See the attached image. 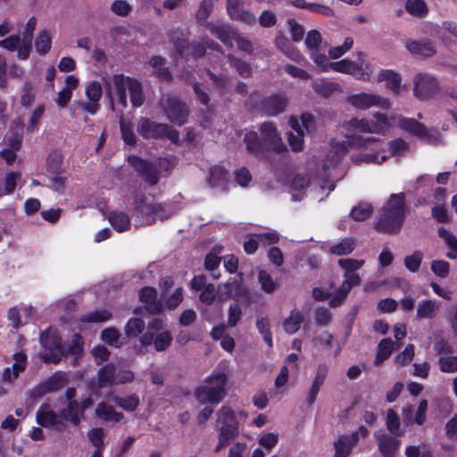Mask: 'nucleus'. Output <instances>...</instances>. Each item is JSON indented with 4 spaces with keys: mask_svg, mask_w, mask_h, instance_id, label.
Segmentation results:
<instances>
[{
    "mask_svg": "<svg viewBox=\"0 0 457 457\" xmlns=\"http://www.w3.org/2000/svg\"><path fill=\"white\" fill-rule=\"evenodd\" d=\"M206 182L212 189L224 192L228 189L229 182L228 172L221 166H213L209 170Z\"/></svg>",
    "mask_w": 457,
    "mask_h": 457,
    "instance_id": "412c9836",
    "label": "nucleus"
},
{
    "mask_svg": "<svg viewBox=\"0 0 457 457\" xmlns=\"http://www.w3.org/2000/svg\"><path fill=\"white\" fill-rule=\"evenodd\" d=\"M138 133L145 138H158L165 137L171 142L179 141V134L166 124H159L149 120L146 118H141L137 124Z\"/></svg>",
    "mask_w": 457,
    "mask_h": 457,
    "instance_id": "9d476101",
    "label": "nucleus"
},
{
    "mask_svg": "<svg viewBox=\"0 0 457 457\" xmlns=\"http://www.w3.org/2000/svg\"><path fill=\"white\" fill-rule=\"evenodd\" d=\"M404 8L410 15L417 18L425 17L428 12V6L424 0H406Z\"/></svg>",
    "mask_w": 457,
    "mask_h": 457,
    "instance_id": "a18cd8bd",
    "label": "nucleus"
},
{
    "mask_svg": "<svg viewBox=\"0 0 457 457\" xmlns=\"http://www.w3.org/2000/svg\"><path fill=\"white\" fill-rule=\"evenodd\" d=\"M439 312V304L435 300H421L417 306L418 319H433Z\"/></svg>",
    "mask_w": 457,
    "mask_h": 457,
    "instance_id": "c9c22d12",
    "label": "nucleus"
},
{
    "mask_svg": "<svg viewBox=\"0 0 457 457\" xmlns=\"http://www.w3.org/2000/svg\"><path fill=\"white\" fill-rule=\"evenodd\" d=\"M439 369L445 373H455L457 371V356L449 354L441 355L437 361Z\"/></svg>",
    "mask_w": 457,
    "mask_h": 457,
    "instance_id": "5fc2aeb1",
    "label": "nucleus"
},
{
    "mask_svg": "<svg viewBox=\"0 0 457 457\" xmlns=\"http://www.w3.org/2000/svg\"><path fill=\"white\" fill-rule=\"evenodd\" d=\"M161 105L171 122L178 125H182L186 122L188 114L187 109L176 97L170 96H162Z\"/></svg>",
    "mask_w": 457,
    "mask_h": 457,
    "instance_id": "4468645a",
    "label": "nucleus"
},
{
    "mask_svg": "<svg viewBox=\"0 0 457 457\" xmlns=\"http://www.w3.org/2000/svg\"><path fill=\"white\" fill-rule=\"evenodd\" d=\"M96 415L105 421L118 422L123 419V414L121 412L115 411L112 405L104 402H101L97 404L96 408Z\"/></svg>",
    "mask_w": 457,
    "mask_h": 457,
    "instance_id": "e433bc0d",
    "label": "nucleus"
},
{
    "mask_svg": "<svg viewBox=\"0 0 457 457\" xmlns=\"http://www.w3.org/2000/svg\"><path fill=\"white\" fill-rule=\"evenodd\" d=\"M52 36L47 31H41L35 41L36 50L39 54H46L51 49Z\"/></svg>",
    "mask_w": 457,
    "mask_h": 457,
    "instance_id": "864d4df0",
    "label": "nucleus"
},
{
    "mask_svg": "<svg viewBox=\"0 0 457 457\" xmlns=\"http://www.w3.org/2000/svg\"><path fill=\"white\" fill-rule=\"evenodd\" d=\"M405 47L411 54L426 58L432 57L436 54L435 43L428 38L409 39L405 43Z\"/></svg>",
    "mask_w": 457,
    "mask_h": 457,
    "instance_id": "5701e85b",
    "label": "nucleus"
},
{
    "mask_svg": "<svg viewBox=\"0 0 457 457\" xmlns=\"http://www.w3.org/2000/svg\"><path fill=\"white\" fill-rule=\"evenodd\" d=\"M33 308L31 306L21 305L9 309L7 317L12 327L15 329L24 326L29 321V315Z\"/></svg>",
    "mask_w": 457,
    "mask_h": 457,
    "instance_id": "cd10ccee",
    "label": "nucleus"
},
{
    "mask_svg": "<svg viewBox=\"0 0 457 457\" xmlns=\"http://www.w3.org/2000/svg\"><path fill=\"white\" fill-rule=\"evenodd\" d=\"M197 402L201 404L207 403L211 404H217L222 401L225 395L220 394V391L210 387L206 384L199 386L195 393Z\"/></svg>",
    "mask_w": 457,
    "mask_h": 457,
    "instance_id": "7c9ffc66",
    "label": "nucleus"
},
{
    "mask_svg": "<svg viewBox=\"0 0 457 457\" xmlns=\"http://www.w3.org/2000/svg\"><path fill=\"white\" fill-rule=\"evenodd\" d=\"M383 142L373 137H351L347 146L357 148L359 151L351 155L353 163L361 164H381L387 160Z\"/></svg>",
    "mask_w": 457,
    "mask_h": 457,
    "instance_id": "20e7f679",
    "label": "nucleus"
},
{
    "mask_svg": "<svg viewBox=\"0 0 457 457\" xmlns=\"http://www.w3.org/2000/svg\"><path fill=\"white\" fill-rule=\"evenodd\" d=\"M219 427L218 444L214 448L215 453L220 452L230 440L239 434L238 419L245 420L247 413L244 411L235 412L228 406H222L216 413Z\"/></svg>",
    "mask_w": 457,
    "mask_h": 457,
    "instance_id": "39448f33",
    "label": "nucleus"
},
{
    "mask_svg": "<svg viewBox=\"0 0 457 457\" xmlns=\"http://www.w3.org/2000/svg\"><path fill=\"white\" fill-rule=\"evenodd\" d=\"M93 401L90 397H86L80 402L71 401L67 406L61 411V415L64 420L71 421L73 425L78 426L84 417V411L91 407Z\"/></svg>",
    "mask_w": 457,
    "mask_h": 457,
    "instance_id": "dca6fc26",
    "label": "nucleus"
},
{
    "mask_svg": "<svg viewBox=\"0 0 457 457\" xmlns=\"http://www.w3.org/2000/svg\"><path fill=\"white\" fill-rule=\"evenodd\" d=\"M303 314L298 310H293L290 315L283 321V328L287 334H294L303 321Z\"/></svg>",
    "mask_w": 457,
    "mask_h": 457,
    "instance_id": "c03bdc74",
    "label": "nucleus"
},
{
    "mask_svg": "<svg viewBox=\"0 0 457 457\" xmlns=\"http://www.w3.org/2000/svg\"><path fill=\"white\" fill-rule=\"evenodd\" d=\"M365 261L362 259L342 258L338 260V265L344 270V281L340 288L330 300V305L336 307L339 305L347 296L353 287L361 284V278L356 271L362 268Z\"/></svg>",
    "mask_w": 457,
    "mask_h": 457,
    "instance_id": "423d86ee",
    "label": "nucleus"
},
{
    "mask_svg": "<svg viewBox=\"0 0 457 457\" xmlns=\"http://www.w3.org/2000/svg\"><path fill=\"white\" fill-rule=\"evenodd\" d=\"M378 82H386L387 89L395 94H400L403 87H402V78L400 74L393 70H381L377 75Z\"/></svg>",
    "mask_w": 457,
    "mask_h": 457,
    "instance_id": "c756f323",
    "label": "nucleus"
},
{
    "mask_svg": "<svg viewBox=\"0 0 457 457\" xmlns=\"http://www.w3.org/2000/svg\"><path fill=\"white\" fill-rule=\"evenodd\" d=\"M109 222L117 232H123L129 229L131 226L130 218L123 212H112L109 216Z\"/></svg>",
    "mask_w": 457,
    "mask_h": 457,
    "instance_id": "79ce46f5",
    "label": "nucleus"
},
{
    "mask_svg": "<svg viewBox=\"0 0 457 457\" xmlns=\"http://www.w3.org/2000/svg\"><path fill=\"white\" fill-rule=\"evenodd\" d=\"M209 30L224 44L233 46L232 38L236 36V31L232 28L225 25L210 24Z\"/></svg>",
    "mask_w": 457,
    "mask_h": 457,
    "instance_id": "a19ab883",
    "label": "nucleus"
},
{
    "mask_svg": "<svg viewBox=\"0 0 457 457\" xmlns=\"http://www.w3.org/2000/svg\"><path fill=\"white\" fill-rule=\"evenodd\" d=\"M321 36L317 30H311L307 33L305 46L309 53L321 49Z\"/></svg>",
    "mask_w": 457,
    "mask_h": 457,
    "instance_id": "338daca9",
    "label": "nucleus"
},
{
    "mask_svg": "<svg viewBox=\"0 0 457 457\" xmlns=\"http://www.w3.org/2000/svg\"><path fill=\"white\" fill-rule=\"evenodd\" d=\"M114 402L117 405L127 411H133L139 405V398L135 395L128 397H115Z\"/></svg>",
    "mask_w": 457,
    "mask_h": 457,
    "instance_id": "680f3d73",
    "label": "nucleus"
},
{
    "mask_svg": "<svg viewBox=\"0 0 457 457\" xmlns=\"http://www.w3.org/2000/svg\"><path fill=\"white\" fill-rule=\"evenodd\" d=\"M149 65L154 72L162 79L170 80L171 75L167 68L164 67V59L161 56H154L149 61Z\"/></svg>",
    "mask_w": 457,
    "mask_h": 457,
    "instance_id": "8fccbe9b",
    "label": "nucleus"
},
{
    "mask_svg": "<svg viewBox=\"0 0 457 457\" xmlns=\"http://www.w3.org/2000/svg\"><path fill=\"white\" fill-rule=\"evenodd\" d=\"M287 98L283 94L272 95L262 102L263 112L270 116L277 115L286 110Z\"/></svg>",
    "mask_w": 457,
    "mask_h": 457,
    "instance_id": "bb28decb",
    "label": "nucleus"
},
{
    "mask_svg": "<svg viewBox=\"0 0 457 457\" xmlns=\"http://www.w3.org/2000/svg\"><path fill=\"white\" fill-rule=\"evenodd\" d=\"M373 212V206L370 203L361 202L353 207L351 217L356 221H363L370 218Z\"/></svg>",
    "mask_w": 457,
    "mask_h": 457,
    "instance_id": "09e8293b",
    "label": "nucleus"
},
{
    "mask_svg": "<svg viewBox=\"0 0 457 457\" xmlns=\"http://www.w3.org/2000/svg\"><path fill=\"white\" fill-rule=\"evenodd\" d=\"M394 345L395 344L390 338H385L380 341L375 360V363L377 365H379L390 356L394 349Z\"/></svg>",
    "mask_w": 457,
    "mask_h": 457,
    "instance_id": "3c124183",
    "label": "nucleus"
},
{
    "mask_svg": "<svg viewBox=\"0 0 457 457\" xmlns=\"http://www.w3.org/2000/svg\"><path fill=\"white\" fill-rule=\"evenodd\" d=\"M374 119H358L353 118L344 125L348 133L346 142H332L330 150L328 153V170L335 167L345 156L348 152L347 145L350 144L353 136L359 137L358 133L381 134L388 127V121L386 114L377 112L373 115Z\"/></svg>",
    "mask_w": 457,
    "mask_h": 457,
    "instance_id": "f257e3e1",
    "label": "nucleus"
},
{
    "mask_svg": "<svg viewBox=\"0 0 457 457\" xmlns=\"http://www.w3.org/2000/svg\"><path fill=\"white\" fill-rule=\"evenodd\" d=\"M129 162L147 183L155 185L158 182L159 176L153 164L137 156L129 157Z\"/></svg>",
    "mask_w": 457,
    "mask_h": 457,
    "instance_id": "4be33fe9",
    "label": "nucleus"
},
{
    "mask_svg": "<svg viewBox=\"0 0 457 457\" xmlns=\"http://www.w3.org/2000/svg\"><path fill=\"white\" fill-rule=\"evenodd\" d=\"M386 428L391 434L395 436L402 435L400 431V420L398 415L393 411L388 410L386 413Z\"/></svg>",
    "mask_w": 457,
    "mask_h": 457,
    "instance_id": "69168bd1",
    "label": "nucleus"
},
{
    "mask_svg": "<svg viewBox=\"0 0 457 457\" xmlns=\"http://www.w3.org/2000/svg\"><path fill=\"white\" fill-rule=\"evenodd\" d=\"M439 91L437 79L427 73L413 77V95L419 100H428Z\"/></svg>",
    "mask_w": 457,
    "mask_h": 457,
    "instance_id": "f8f14e48",
    "label": "nucleus"
},
{
    "mask_svg": "<svg viewBox=\"0 0 457 457\" xmlns=\"http://www.w3.org/2000/svg\"><path fill=\"white\" fill-rule=\"evenodd\" d=\"M37 421L43 427L54 428L59 431L63 430L66 426L62 415L56 414L51 406L46 403L42 404L37 411Z\"/></svg>",
    "mask_w": 457,
    "mask_h": 457,
    "instance_id": "6ab92c4d",
    "label": "nucleus"
},
{
    "mask_svg": "<svg viewBox=\"0 0 457 457\" xmlns=\"http://www.w3.org/2000/svg\"><path fill=\"white\" fill-rule=\"evenodd\" d=\"M310 55L320 71L328 72L330 70L334 71V65L337 62H330L324 49L313 51L310 53Z\"/></svg>",
    "mask_w": 457,
    "mask_h": 457,
    "instance_id": "37998d69",
    "label": "nucleus"
},
{
    "mask_svg": "<svg viewBox=\"0 0 457 457\" xmlns=\"http://www.w3.org/2000/svg\"><path fill=\"white\" fill-rule=\"evenodd\" d=\"M162 300L169 309H175L183 300V288L178 287L170 295H166L163 292Z\"/></svg>",
    "mask_w": 457,
    "mask_h": 457,
    "instance_id": "13d9d810",
    "label": "nucleus"
},
{
    "mask_svg": "<svg viewBox=\"0 0 457 457\" xmlns=\"http://www.w3.org/2000/svg\"><path fill=\"white\" fill-rule=\"evenodd\" d=\"M97 376L100 387L112 386L115 385L116 367L108 363L98 370Z\"/></svg>",
    "mask_w": 457,
    "mask_h": 457,
    "instance_id": "ea45409f",
    "label": "nucleus"
},
{
    "mask_svg": "<svg viewBox=\"0 0 457 457\" xmlns=\"http://www.w3.org/2000/svg\"><path fill=\"white\" fill-rule=\"evenodd\" d=\"M405 217V200L403 193L393 194L381 210L376 228L383 233L395 234Z\"/></svg>",
    "mask_w": 457,
    "mask_h": 457,
    "instance_id": "7ed1b4c3",
    "label": "nucleus"
},
{
    "mask_svg": "<svg viewBox=\"0 0 457 457\" xmlns=\"http://www.w3.org/2000/svg\"><path fill=\"white\" fill-rule=\"evenodd\" d=\"M111 312L107 310H96L81 317L80 322H104L110 320Z\"/></svg>",
    "mask_w": 457,
    "mask_h": 457,
    "instance_id": "bf43d9fd",
    "label": "nucleus"
},
{
    "mask_svg": "<svg viewBox=\"0 0 457 457\" xmlns=\"http://www.w3.org/2000/svg\"><path fill=\"white\" fill-rule=\"evenodd\" d=\"M174 46L177 53L181 57L187 58L191 54L194 58H198L204 54V48L200 44L189 46L184 39L176 41Z\"/></svg>",
    "mask_w": 457,
    "mask_h": 457,
    "instance_id": "f704fd0d",
    "label": "nucleus"
},
{
    "mask_svg": "<svg viewBox=\"0 0 457 457\" xmlns=\"http://www.w3.org/2000/svg\"><path fill=\"white\" fill-rule=\"evenodd\" d=\"M399 125L406 131L429 144L436 145L441 142V135L436 129H428L413 119L403 118L400 120Z\"/></svg>",
    "mask_w": 457,
    "mask_h": 457,
    "instance_id": "ddd939ff",
    "label": "nucleus"
},
{
    "mask_svg": "<svg viewBox=\"0 0 457 457\" xmlns=\"http://www.w3.org/2000/svg\"><path fill=\"white\" fill-rule=\"evenodd\" d=\"M289 123L295 134H289L288 143L293 151L298 152L303 147V130L301 129L300 122L296 118L292 117Z\"/></svg>",
    "mask_w": 457,
    "mask_h": 457,
    "instance_id": "4c0bfd02",
    "label": "nucleus"
},
{
    "mask_svg": "<svg viewBox=\"0 0 457 457\" xmlns=\"http://www.w3.org/2000/svg\"><path fill=\"white\" fill-rule=\"evenodd\" d=\"M37 26V20L34 17H31L23 31H22V37L21 44L20 46L19 49V58L21 60H26L29 56L30 49H31V41L33 37V32Z\"/></svg>",
    "mask_w": 457,
    "mask_h": 457,
    "instance_id": "c85d7f7f",
    "label": "nucleus"
},
{
    "mask_svg": "<svg viewBox=\"0 0 457 457\" xmlns=\"http://www.w3.org/2000/svg\"><path fill=\"white\" fill-rule=\"evenodd\" d=\"M312 87L315 93L324 97H328L336 92H343V88L338 83L324 79L312 81Z\"/></svg>",
    "mask_w": 457,
    "mask_h": 457,
    "instance_id": "72a5a7b5",
    "label": "nucleus"
},
{
    "mask_svg": "<svg viewBox=\"0 0 457 457\" xmlns=\"http://www.w3.org/2000/svg\"><path fill=\"white\" fill-rule=\"evenodd\" d=\"M136 208L139 213L145 216L146 223H151L157 220H163L170 215L160 204L155 203L152 196L137 200Z\"/></svg>",
    "mask_w": 457,
    "mask_h": 457,
    "instance_id": "2eb2a0df",
    "label": "nucleus"
},
{
    "mask_svg": "<svg viewBox=\"0 0 457 457\" xmlns=\"http://www.w3.org/2000/svg\"><path fill=\"white\" fill-rule=\"evenodd\" d=\"M171 341V334L163 329L162 322L158 319L153 320L148 324L146 332L140 337L142 345H154V349L158 352L165 351L170 345Z\"/></svg>",
    "mask_w": 457,
    "mask_h": 457,
    "instance_id": "6e6552de",
    "label": "nucleus"
},
{
    "mask_svg": "<svg viewBox=\"0 0 457 457\" xmlns=\"http://www.w3.org/2000/svg\"><path fill=\"white\" fill-rule=\"evenodd\" d=\"M260 133L264 149H271L278 153H281L286 149V145L272 123H262L260 126Z\"/></svg>",
    "mask_w": 457,
    "mask_h": 457,
    "instance_id": "f3484780",
    "label": "nucleus"
},
{
    "mask_svg": "<svg viewBox=\"0 0 457 457\" xmlns=\"http://www.w3.org/2000/svg\"><path fill=\"white\" fill-rule=\"evenodd\" d=\"M276 46L291 60L295 62H299L302 60L301 54L291 47L287 39L285 37H278L276 38Z\"/></svg>",
    "mask_w": 457,
    "mask_h": 457,
    "instance_id": "603ef678",
    "label": "nucleus"
},
{
    "mask_svg": "<svg viewBox=\"0 0 457 457\" xmlns=\"http://www.w3.org/2000/svg\"><path fill=\"white\" fill-rule=\"evenodd\" d=\"M101 339L113 347H120L121 345L120 333L114 328H107L101 333Z\"/></svg>",
    "mask_w": 457,
    "mask_h": 457,
    "instance_id": "6e6d98bb",
    "label": "nucleus"
},
{
    "mask_svg": "<svg viewBox=\"0 0 457 457\" xmlns=\"http://www.w3.org/2000/svg\"><path fill=\"white\" fill-rule=\"evenodd\" d=\"M21 182V173L10 170L0 181V198L14 193L16 187Z\"/></svg>",
    "mask_w": 457,
    "mask_h": 457,
    "instance_id": "473e14b6",
    "label": "nucleus"
},
{
    "mask_svg": "<svg viewBox=\"0 0 457 457\" xmlns=\"http://www.w3.org/2000/svg\"><path fill=\"white\" fill-rule=\"evenodd\" d=\"M68 383V376L64 372H55L51 377L43 380L35 389L34 395H44L46 394L59 391Z\"/></svg>",
    "mask_w": 457,
    "mask_h": 457,
    "instance_id": "aec40b11",
    "label": "nucleus"
},
{
    "mask_svg": "<svg viewBox=\"0 0 457 457\" xmlns=\"http://www.w3.org/2000/svg\"><path fill=\"white\" fill-rule=\"evenodd\" d=\"M40 343L44 351L39 353L40 359L46 363H58L63 355L61 339L54 329H47L40 336Z\"/></svg>",
    "mask_w": 457,
    "mask_h": 457,
    "instance_id": "1a4fd4ad",
    "label": "nucleus"
},
{
    "mask_svg": "<svg viewBox=\"0 0 457 457\" xmlns=\"http://www.w3.org/2000/svg\"><path fill=\"white\" fill-rule=\"evenodd\" d=\"M368 430L364 427H361L357 431L344 435L338 437L334 443L335 455L334 457H348L353 447L356 445L360 436H366Z\"/></svg>",
    "mask_w": 457,
    "mask_h": 457,
    "instance_id": "a211bd4d",
    "label": "nucleus"
},
{
    "mask_svg": "<svg viewBox=\"0 0 457 457\" xmlns=\"http://www.w3.org/2000/svg\"><path fill=\"white\" fill-rule=\"evenodd\" d=\"M244 142L247 151L252 154H259L264 149L262 139L255 131H246L244 137Z\"/></svg>",
    "mask_w": 457,
    "mask_h": 457,
    "instance_id": "de8ad7c7",
    "label": "nucleus"
},
{
    "mask_svg": "<svg viewBox=\"0 0 457 457\" xmlns=\"http://www.w3.org/2000/svg\"><path fill=\"white\" fill-rule=\"evenodd\" d=\"M106 94L111 99L112 108L115 104L120 111L128 106V97L134 107H139L145 101L141 83L134 78L123 74H114L104 79Z\"/></svg>",
    "mask_w": 457,
    "mask_h": 457,
    "instance_id": "f03ea898",
    "label": "nucleus"
},
{
    "mask_svg": "<svg viewBox=\"0 0 457 457\" xmlns=\"http://www.w3.org/2000/svg\"><path fill=\"white\" fill-rule=\"evenodd\" d=\"M145 328V321L139 318H131L125 326V333L129 337L138 336Z\"/></svg>",
    "mask_w": 457,
    "mask_h": 457,
    "instance_id": "4d7b16f0",
    "label": "nucleus"
},
{
    "mask_svg": "<svg viewBox=\"0 0 457 457\" xmlns=\"http://www.w3.org/2000/svg\"><path fill=\"white\" fill-rule=\"evenodd\" d=\"M141 302L145 304V309L151 313H157L162 309L161 302L157 298V291L154 287H145L139 294Z\"/></svg>",
    "mask_w": 457,
    "mask_h": 457,
    "instance_id": "2f4dec72",
    "label": "nucleus"
},
{
    "mask_svg": "<svg viewBox=\"0 0 457 457\" xmlns=\"http://www.w3.org/2000/svg\"><path fill=\"white\" fill-rule=\"evenodd\" d=\"M375 437L379 451L385 457H393L401 445L398 439L383 431L377 432Z\"/></svg>",
    "mask_w": 457,
    "mask_h": 457,
    "instance_id": "a878e982",
    "label": "nucleus"
},
{
    "mask_svg": "<svg viewBox=\"0 0 457 457\" xmlns=\"http://www.w3.org/2000/svg\"><path fill=\"white\" fill-rule=\"evenodd\" d=\"M334 71L350 75L357 80L370 82L373 77L374 68L366 54L360 52L354 60L345 58L337 62Z\"/></svg>",
    "mask_w": 457,
    "mask_h": 457,
    "instance_id": "0eeeda50",
    "label": "nucleus"
},
{
    "mask_svg": "<svg viewBox=\"0 0 457 457\" xmlns=\"http://www.w3.org/2000/svg\"><path fill=\"white\" fill-rule=\"evenodd\" d=\"M13 363L12 368H5L3 371L2 379L4 383L11 384L19 374L23 371L27 365V356L23 353H16L12 355Z\"/></svg>",
    "mask_w": 457,
    "mask_h": 457,
    "instance_id": "393cba45",
    "label": "nucleus"
},
{
    "mask_svg": "<svg viewBox=\"0 0 457 457\" xmlns=\"http://www.w3.org/2000/svg\"><path fill=\"white\" fill-rule=\"evenodd\" d=\"M227 12L233 20L240 21L246 24H253L255 21V15L250 11L245 10L240 0H227Z\"/></svg>",
    "mask_w": 457,
    "mask_h": 457,
    "instance_id": "b1692460",
    "label": "nucleus"
},
{
    "mask_svg": "<svg viewBox=\"0 0 457 457\" xmlns=\"http://www.w3.org/2000/svg\"><path fill=\"white\" fill-rule=\"evenodd\" d=\"M63 156L59 151L51 152L46 159V168L51 173H56L60 170L62 164Z\"/></svg>",
    "mask_w": 457,
    "mask_h": 457,
    "instance_id": "052dcab7",
    "label": "nucleus"
},
{
    "mask_svg": "<svg viewBox=\"0 0 457 457\" xmlns=\"http://www.w3.org/2000/svg\"><path fill=\"white\" fill-rule=\"evenodd\" d=\"M228 378V373L223 370H216L206 378L205 384L215 390L220 391L221 395H226Z\"/></svg>",
    "mask_w": 457,
    "mask_h": 457,
    "instance_id": "58836bf2",
    "label": "nucleus"
},
{
    "mask_svg": "<svg viewBox=\"0 0 457 457\" xmlns=\"http://www.w3.org/2000/svg\"><path fill=\"white\" fill-rule=\"evenodd\" d=\"M120 125L124 142L129 145H134L136 144V136L133 132V126L129 122L125 121L123 118L120 119Z\"/></svg>",
    "mask_w": 457,
    "mask_h": 457,
    "instance_id": "0e129e2a",
    "label": "nucleus"
},
{
    "mask_svg": "<svg viewBox=\"0 0 457 457\" xmlns=\"http://www.w3.org/2000/svg\"><path fill=\"white\" fill-rule=\"evenodd\" d=\"M259 445L266 451L272 450L278 443V435L276 433H264L258 438Z\"/></svg>",
    "mask_w": 457,
    "mask_h": 457,
    "instance_id": "e2e57ef3",
    "label": "nucleus"
},
{
    "mask_svg": "<svg viewBox=\"0 0 457 457\" xmlns=\"http://www.w3.org/2000/svg\"><path fill=\"white\" fill-rule=\"evenodd\" d=\"M346 101L353 108L358 110H367L375 106L387 110L392 105L388 98L377 94L365 92L352 94L347 96Z\"/></svg>",
    "mask_w": 457,
    "mask_h": 457,
    "instance_id": "9b49d317",
    "label": "nucleus"
},
{
    "mask_svg": "<svg viewBox=\"0 0 457 457\" xmlns=\"http://www.w3.org/2000/svg\"><path fill=\"white\" fill-rule=\"evenodd\" d=\"M355 248V240L352 237H345L340 242L329 246L328 252L336 255H346L351 253Z\"/></svg>",
    "mask_w": 457,
    "mask_h": 457,
    "instance_id": "49530a36",
    "label": "nucleus"
},
{
    "mask_svg": "<svg viewBox=\"0 0 457 457\" xmlns=\"http://www.w3.org/2000/svg\"><path fill=\"white\" fill-rule=\"evenodd\" d=\"M407 457H433L429 448L426 445H409L405 450Z\"/></svg>",
    "mask_w": 457,
    "mask_h": 457,
    "instance_id": "774afa93",
    "label": "nucleus"
}]
</instances>
